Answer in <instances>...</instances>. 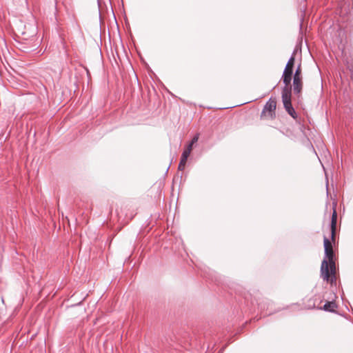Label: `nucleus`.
<instances>
[{
    "label": "nucleus",
    "instance_id": "nucleus-2",
    "mask_svg": "<svg viewBox=\"0 0 353 353\" xmlns=\"http://www.w3.org/2000/svg\"><path fill=\"white\" fill-rule=\"evenodd\" d=\"M294 56L292 55L291 57L289 59L285 68L284 69V71L283 72L282 75V79L283 81V83L285 84V86L283 89H292V87L290 85L291 81H292V75L293 73V67L294 64Z\"/></svg>",
    "mask_w": 353,
    "mask_h": 353
},
{
    "label": "nucleus",
    "instance_id": "nucleus-6",
    "mask_svg": "<svg viewBox=\"0 0 353 353\" xmlns=\"http://www.w3.org/2000/svg\"><path fill=\"white\" fill-rule=\"evenodd\" d=\"M336 219H337V214L335 210H334L332 215V220H331V236L332 239H334V235H335V230H336Z\"/></svg>",
    "mask_w": 353,
    "mask_h": 353
},
{
    "label": "nucleus",
    "instance_id": "nucleus-10",
    "mask_svg": "<svg viewBox=\"0 0 353 353\" xmlns=\"http://www.w3.org/2000/svg\"><path fill=\"white\" fill-rule=\"evenodd\" d=\"M191 152L189 150V149H185L184 151L182 153V155L181 157H183L184 159L185 158H188V157L190 156Z\"/></svg>",
    "mask_w": 353,
    "mask_h": 353
},
{
    "label": "nucleus",
    "instance_id": "nucleus-5",
    "mask_svg": "<svg viewBox=\"0 0 353 353\" xmlns=\"http://www.w3.org/2000/svg\"><path fill=\"white\" fill-rule=\"evenodd\" d=\"M303 88L302 77H293V91L296 94L299 95Z\"/></svg>",
    "mask_w": 353,
    "mask_h": 353
},
{
    "label": "nucleus",
    "instance_id": "nucleus-7",
    "mask_svg": "<svg viewBox=\"0 0 353 353\" xmlns=\"http://www.w3.org/2000/svg\"><path fill=\"white\" fill-rule=\"evenodd\" d=\"M323 310L327 312H334L336 305L334 301H327L323 305Z\"/></svg>",
    "mask_w": 353,
    "mask_h": 353
},
{
    "label": "nucleus",
    "instance_id": "nucleus-8",
    "mask_svg": "<svg viewBox=\"0 0 353 353\" xmlns=\"http://www.w3.org/2000/svg\"><path fill=\"white\" fill-rule=\"evenodd\" d=\"M187 160H188L187 158L184 159L182 157H181V160H180V162H179V167H178V169L179 170H184L185 164H186V162H187Z\"/></svg>",
    "mask_w": 353,
    "mask_h": 353
},
{
    "label": "nucleus",
    "instance_id": "nucleus-11",
    "mask_svg": "<svg viewBox=\"0 0 353 353\" xmlns=\"http://www.w3.org/2000/svg\"><path fill=\"white\" fill-rule=\"evenodd\" d=\"M199 134H196L194 137L192 138V141H190V143L192 144H194L196 143L198 140H199Z\"/></svg>",
    "mask_w": 353,
    "mask_h": 353
},
{
    "label": "nucleus",
    "instance_id": "nucleus-3",
    "mask_svg": "<svg viewBox=\"0 0 353 353\" xmlns=\"http://www.w3.org/2000/svg\"><path fill=\"white\" fill-rule=\"evenodd\" d=\"M281 98L286 112L292 118L296 119L297 115L292 105V89H282Z\"/></svg>",
    "mask_w": 353,
    "mask_h": 353
},
{
    "label": "nucleus",
    "instance_id": "nucleus-1",
    "mask_svg": "<svg viewBox=\"0 0 353 353\" xmlns=\"http://www.w3.org/2000/svg\"><path fill=\"white\" fill-rule=\"evenodd\" d=\"M323 244L325 249V259L322 261L321 266V276L324 281L332 283L334 281L336 280V278H334L335 263L333 260V248L330 241L325 236L323 239Z\"/></svg>",
    "mask_w": 353,
    "mask_h": 353
},
{
    "label": "nucleus",
    "instance_id": "nucleus-9",
    "mask_svg": "<svg viewBox=\"0 0 353 353\" xmlns=\"http://www.w3.org/2000/svg\"><path fill=\"white\" fill-rule=\"evenodd\" d=\"M294 77H301V65H299L298 67L296 68V69L295 70V72H294Z\"/></svg>",
    "mask_w": 353,
    "mask_h": 353
},
{
    "label": "nucleus",
    "instance_id": "nucleus-4",
    "mask_svg": "<svg viewBox=\"0 0 353 353\" xmlns=\"http://www.w3.org/2000/svg\"><path fill=\"white\" fill-rule=\"evenodd\" d=\"M276 102L274 99L270 98L265 103L261 114V118L263 119H273L275 118V110Z\"/></svg>",
    "mask_w": 353,
    "mask_h": 353
},
{
    "label": "nucleus",
    "instance_id": "nucleus-12",
    "mask_svg": "<svg viewBox=\"0 0 353 353\" xmlns=\"http://www.w3.org/2000/svg\"><path fill=\"white\" fill-rule=\"evenodd\" d=\"M193 145H194V144H192V143L190 142V143L187 145L186 149H189V150H190V152H192Z\"/></svg>",
    "mask_w": 353,
    "mask_h": 353
}]
</instances>
